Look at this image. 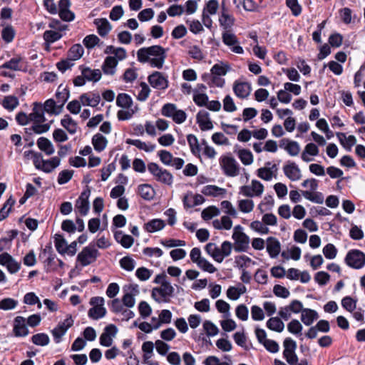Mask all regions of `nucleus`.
<instances>
[{
    "label": "nucleus",
    "instance_id": "f257e3e1",
    "mask_svg": "<svg viewBox=\"0 0 365 365\" xmlns=\"http://www.w3.org/2000/svg\"><path fill=\"white\" fill-rule=\"evenodd\" d=\"M53 102L51 100H46L43 104L38 102L33 103L32 111L30 115V120L33 123L32 125L26 128L25 133L27 135H31L33 133L42 134L49 130L52 121L46 122L44 113L54 115L51 110Z\"/></svg>",
    "mask_w": 365,
    "mask_h": 365
},
{
    "label": "nucleus",
    "instance_id": "f03ea898",
    "mask_svg": "<svg viewBox=\"0 0 365 365\" xmlns=\"http://www.w3.org/2000/svg\"><path fill=\"white\" fill-rule=\"evenodd\" d=\"M167 58V49L160 45L143 47L137 51V58L140 63H148L152 68L161 69Z\"/></svg>",
    "mask_w": 365,
    "mask_h": 365
},
{
    "label": "nucleus",
    "instance_id": "7ed1b4c3",
    "mask_svg": "<svg viewBox=\"0 0 365 365\" xmlns=\"http://www.w3.org/2000/svg\"><path fill=\"white\" fill-rule=\"evenodd\" d=\"M56 99L49 98L53 102L51 110L54 115L62 113L65 103L68 99V85L61 84L56 92Z\"/></svg>",
    "mask_w": 365,
    "mask_h": 365
},
{
    "label": "nucleus",
    "instance_id": "20e7f679",
    "mask_svg": "<svg viewBox=\"0 0 365 365\" xmlns=\"http://www.w3.org/2000/svg\"><path fill=\"white\" fill-rule=\"evenodd\" d=\"M148 170L158 182L168 185L173 184V175L166 169L160 168L157 163H149L148 164Z\"/></svg>",
    "mask_w": 365,
    "mask_h": 365
},
{
    "label": "nucleus",
    "instance_id": "39448f33",
    "mask_svg": "<svg viewBox=\"0 0 365 365\" xmlns=\"http://www.w3.org/2000/svg\"><path fill=\"white\" fill-rule=\"evenodd\" d=\"M90 304L92 306L88 312V316L93 320H98L104 317L107 313L104 307L105 299L102 297H93L91 298Z\"/></svg>",
    "mask_w": 365,
    "mask_h": 365
},
{
    "label": "nucleus",
    "instance_id": "423d86ee",
    "mask_svg": "<svg viewBox=\"0 0 365 365\" xmlns=\"http://www.w3.org/2000/svg\"><path fill=\"white\" fill-rule=\"evenodd\" d=\"M43 4L50 14H55L58 12L62 20L68 21V0H60L58 7L56 6L53 0H43Z\"/></svg>",
    "mask_w": 365,
    "mask_h": 365
},
{
    "label": "nucleus",
    "instance_id": "0eeeda50",
    "mask_svg": "<svg viewBox=\"0 0 365 365\" xmlns=\"http://www.w3.org/2000/svg\"><path fill=\"white\" fill-rule=\"evenodd\" d=\"M344 262L352 269H361L365 265V254L357 249L350 250L344 258Z\"/></svg>",
    "mask_w": 365,
    "mask_h": 365
},
{
    "label": "nucleus",
    "instance_id": "6e6552de",
    "mask_svg": "<svg viewBox=\"0 0 365 365\" xmlns=\"http://www.w3.org/2000/svg\"><path fill=\"white\" fill-rule=\"evenodd\" d=\"M220 165L226 176L235 177L240 173V165L233 157L222 156Z\"/></svg>",
    "mask_w": 365,
    "mask_h": 365
},
{
    "label": "nucleus",
    "instance_id": "1a4fd4ad",
    "mask_svg": "<svg viewBox=\"0 0 365 365\" xmlns=\"http://www.w3.org/2000/svg\"><path fill=\"white\" fill-rule=\"evenodd\" d=\"M99 255L98 250L93 247H85L77 256V260L83 266H88L95 262Z\"/></svg>",
    "mask_w": 365,
    "mask_h": 365
},
{
    "label": "nucleus",
    "instance_id": "9d476101",
    "mask_svg": "<svg viewBox=\"0 0 365 365\" xmlns=\"http://www.w3.org/2000/svg\"><path fill=\"white\" fill-rule=\"evenodd\" d=\"M150 85L158 90H165L169 86L168 78L161 72L154 71L148 77Z\"/></svg>",
    "mask_w": 365,
    "mask_h": 365
},
{
    "label": "nucleus",
    "instance_id": "9b49d317",
    "mask_svg": "<svg viewBox=\"0 0 365 365\" xmlns=\"http://www.w3.org/2000/svg\"><path fill=\"white\" fill-rule=\"evenodd\" d=\"M234 250L237 252H246L249 248L250 238L243 232H233Z\"/></svg>",
    "mask_w": 365,
    "mask_h": 365
},
{
    "label": "nucleus",
    "instance_id": "f8f14e48",
    "mask_svg": "<svg viewBox=\"0 0 365 365\" xmlns=\"http://www.w3.org/2000/svg\"><path fill=\"white\" fill-rule=\"evenodd\" d=\"M0 264L5 266L11 274L17 272L21 268V264L7 252H3L0 255Z\"/></svg>",
    "mask_w": 365,
    "mask_h": 365
},
{
    "label": "nucleus",
    "instance_id": "ddd939ff",
    "mask_svg": "<svg viewBox=\"0 0 365 365\" xmlns=\"http://www.w3.org/2000/svg\"><path fill=\"white\" fill-rule=\"evenodd\" d=\"M13 332L16 337H24L29 334V331L26 327L24 317L17 316L14 318Z\"/></svg>",
    "mask_w": 365,
    "mask_h": 365
},
{
    "label": "nucleus",
    "instance_id": "4468645a",
    "mask_svg": "<svg viewBox=\"0 0 365 365\" xmlns=\"http://www.w3.org/2000/svg\"><path fill=\"white\" fill-rule=\"evenodd\" d=\"M283 171L285 176L292 181H297L302 178L301 170L294 162L288 161L283 167Z\"/></svg>",
    "mask_w": 365,
    "mask_h": 365
},
{
    "label": "nucleus",
    "instance_id": "2eb2a0df",
    "mask_svg": "<svg viewBox=\"0 0 365 365\" xmlns=\"http://www.w3.org/2000/svg\"><path fill=\"white\" fill-rule=\"evenodd\" d=\"M196 122L201 130H210L213 128V124L210 118V113L205 110H200L196 115Z\"/></svg>",
    "mask_w": 365,
    "mask_h": 365
},
{
    "label": "nucleus",
    "instance_id": "dca6fc26",
    "mask_svg": "<svg viewBox=\"0 0 365 365\" xmlns=\"http://www.w3.org/2000/svg\"><path fill=\"white\" fill-rule=\"evenodd\" d=\"M161 288L155 287L152 291V297L156 301H160L155 297V292H157L162 297H171L174 293V288L168 281L164 282L161 285Z\"/></svg>",
    "mask_w": 365,
    "mask_h": 365
},
{
    "label": "nucleus",
    "instance_id": "f3484780",
    "mask_svg": "<svg viewBox=\"0 0 365 365\" xmlns=\"http://www.w3.org/2000/svg\"><path fill=\"white\" fill-rule=\"evenodd\" d=\"M281 250L279 241L274 237H269L267 240V251L271 258H275L278 256Z\"/></svg>",
    "mask_w": 365,
    "mask_h": 365
},
{
    "label": "nucleus",
    "instance_id": "a211bd4d",
    "mask_svg": "<svg viewBox=\"0 0 365 365\" xmlns=\"http://www.w3.org/2000/svg\"><path fill=\"white\" fill-rule=\"evenodd\" d=\"M279 146L281 148H284L291 156L297 155L300 151V146L297 141L290 140L286 138H284L280 141Z\"/></svg>",
    "mask_w": 365,
    "mask_h": 365
},
{
    "label": "nucleus",
    "instance_id": "6ab92c4d",
    "mask_svg": "<svg viewBox=\"0 0 365 365\" xmlns=\"http://www.w3.org/2000/svg\"><path fill=\"white\" fill-rule=\"evenodd\" d=\"M24 58L16 56L3 63L1 68L12 71H24Z\"/></svg>",
    "mask_w": 365,
    "mask_h": 365
},
{
    "label": "nucleus",
    "instance_id": "aec40b11",
    "mask_svg": "<svg viewBox=\"0 0 365 365\" xmlns=\"http://www.w3.org/2000/svg\"><path fill=\"white\" fill-rule=\"evenodd\" d=\"M118 65V59L113 56H107L101 66L103 72L106 75H113Z\"/></svg>",
    "mask_w": 365,
    "mask_h": 365
},
{
    "label": "nucleus",
    "instance_id": "412c9836",
    "mask_svg": "<svg viewBox=\"0 0 365 365\" xmlns=\"http://www.w3.org/2000/svg\"><path fill=\"white\" fill-rule=\"evenodd\" d=\"M250 84L247 82H235L233 86V91L235 94L240 98H247L250 94Z\"/></svg>",
    "mask_w": 365,
    "mask_h": 365
},
{
    "label": "nucleus",
    "instance_id": "4be33fe9",
    "mask_svg": "<svg viewBox=\"0 0 365 365\" xmlns=\"http://www.w3.org/2000/svg\"><path fill=\"white\" fill-rule=\"evenodd\" d=\"M94 24L97 26L98 34L102 37L107 36L112 29L110 24L105 18L96 19Z\"/></svg>",
    "mask_w": 365,
    "mask_h": 365
},
{
    "label": "nucleus",
    "instance_id": "5701e85b",
    "mask_svg": "<svg viewBox=\"0 0 365 365\" xmlns=\"http://www.w3.org/2000/svg\"><path fill=\"white\" fill-rule=\"evenodd\" d=\"M81 69V74L86 78L88 81L97 82L101 78V71L99 69H91L88 67H83V66H80Z\"/></svg>",
    "mask_w": 365,
    "mask_h": 365
},
{
    "label": "nucleus",
    "instance_id": "b1692460",
    "mask_svg": "<svg viewBox=\"0 0 365 365\" xmlns=\"http://www.w3.org/2000/svg\"><path fill=\"white\" fill-rule=\"evenodd\" d=\"M91 143L94 150L98 153H101L106 148L108 140L102 134L96 133L93 136Z\"/></svg>",
    "mask_w": 365,
    "mask_h": 365
},
{
    "label": "nucleus",
    "instance_id": "393cba45",
    "mask_svg": "<svg viewBox=\"0 0 365 365\" xmlns=\"http://www.w3.org/2000/svg\"><path fill=\"white\" fill-rule=\"evenodd\" d=\"M318 318L319 314L315 310L309 308L302 310L301 320L306 326H310Z\"/></svg>",
    "mask_w": 365,
    "mask_h": 365
},
{
    "label": "nucleus",
    "instance_id": "a878e982",
    "mask_svg": "<svg viewBox=\"0 0 365 365\" xmlns=\"http://www.w3.org/2000/svg\"><path fill=\"white\" fill-rule=\"evenodd\" d=\"M66 26H62L60 31L47 30L43 34V39L48 44L54 43L62 37L61 31L66 29Z\"/></svg>",
    "mask_w": 365,
    "mask_h": 365
},
{
    "label": "nucleus",
    "instance_id": "bb28decb",
    "mask_svg": "<svg viewBox=\"0 0 365 365\" xmlns=\"http://www.w3.org/2000/svg\"><path fill=\"white\" fill-rule=\"evenodd\" d=\"M172 319V313L168 309H163L159 314V319L153 317L151 319L152 322H156L154 324V329H158L162 324H170Z\"/></svg>",
    "mask_w": 365,
    "mask_h": 365
},
{
    "label": "nucleus",
    "instance_id": "cd10ccee",
    "mask_svg": "<svg viewBox=\"0 0 365 365\" xmlns=\"http://www.w3.org/2000/svg\"><path fill=\"white\" fill-rule=\"evenodd\" d=\"M219 21L220 26L225 29H230L235 23L234 17L227 13L223 3L222 4V14L220 16Z\"/></svg>",
    "mask_w": 365,
    "mask_h": 365
},
{
    "label": "nucleus",
    "instance_id": "c85d7f7f",
    "mask_svg": "<svg viewBox=\"0 0 365 365\" xmlns=\"http://www.w3.org/2000/svg\"><path fill=\"white\" fill-rule=\"evenodd\" d=\"M54 245L57 252L61 255H64L68 251V244L63 235L61 234L55 235Z\"/></svg>",
    "mask_w": 365,
    "mask_h": 365
},
{
    "label": "nucleus",
    "instance_id": "c756f323",
    "mask_svg": "<svg viewBox=\"0 0 365 365\" xmlns=\"http://www.w3.org/2000/svg\"><path fill=\"white\" fill-rule=\"evenodd\" d=\"M165 226L164 220L153 219L144 225V230L148 232H155L163 230Z\"/></svg>",
    "mask_w": 365,
    "mask_h": 365
},
{
    "label": "nucleus",
    "instance_id": "7c9ffc66",
    "mask_svg": "<svg viewBox=\"0 0 365 365\" xmlns=\"http://www.w3.org/2000/svg\"><path fill=\"white\" fill-rule=\"evenodd\" d=\"M205 252L210 255L216 262L220 263L223 260V256L220 255V249L215 243L209 242L205 247Z\"/></svg>",
    "mask_w": 365,
    "mask_h": 365
},
{
    "label": "nucleus",
    "instance_id": "2f4dec72",
    "mask_svg": "<svg viewBox=\"0 0 365 365\" xmlns=\"http://www.w3.org/2000/svg\"><path fill=\"white\" fill-rule=\"evenodd\" d=\"M138 189V193L143 199L148 201L153 199L155 195V190L151 187V185L148 184L140 185Z\"/></svg>",
    "mask_w": 365,
    "mask_h": 365
},
{
    "label": "nucleus",
    "instance_id": "473e14b6",
    "mask_svg": "<svg viewBox=\"0 0 365 365\" xmlns=\"http://www.w3.org/2000/svg\"><path fill=\"white\" fill-rule=\"evenodd\" d=\"M37 145L41 151L48 155H51L54 153V148L51 142L46 138H39L37 140Z\"/></svg>",
    "mask_w": 365,
    "mask_h": 365
},
{
    "label": "nucleus",
    "instance_id": "72a5a7b5",
    "mask_svg": "<svg viewBox=\"0 0 365 365\" xmlns=\"http://www.w3.org/2000/svg\"><path fill=\"white\" fill-rule=\"evenodd\" d=\"M201 192L206 196L217 197L224 195L226 192V190L217 185H209L203 187Z\"/></svg>",
    "mask_w": 365,
    "mask_h": 365
},
{
    "label": "nucleus",
    "instance_id": "f704fd0d",
    "mask_svg": "<svg viewBox=\"0 0 365 365\" xmlns=\"http://www.w3.org/2000/svg\"><path fill=\"white\" fill-rule=\"evenodd\" d=\"M125 143L128 145H132L137 147L140 150H143L145 152H153L155 148V145L150 144L147 145L145 142L141 141L139 139H130L128 138Z\"/></svg>",
    "mask_w": 365,
    "mask_h": 365
},
{
    "label": "nucleus",
    "instance_id": "c9c22d12",
    "mask_svg": "<svg viewBox=\"0 0 365 365\" xmlns=\"http://www.w3.org/2000/svg\"><path fill=\"white\" fill-rule=\"evenodd\" d=\"M267 327L277 332H282L284 328V324L282 321V319L277 317H271L269 320H267L266 323Z\"/></svg>",
    "mask_w": 365,
    "mask_h": 365
},
{
    "label": "nucleus",
    "instance_id": "e433bc0d",
    "mask_svg": "<svg viewBox=\"0 0 365 365\" xmlns=\"http://www.w3.org/2000/svg\"><path fill=\"white\" fill-rule=\"evenodd\" d=\"M336 135L341 144L348 150H351V147L356 144V139L354 135H349L346 138L345 133H337Z\"/></svg>",
    "mask_w": 365,
    "mask_h": 365
},
{
    "label": "nucleus",
    "instance_id": "4c0bfd02",
    "mask_svg": "<svg viewBox=\"0 0 365 365\" xmlns=\"http://www.w3.org/2000/svg\"><path fill=\"white\" fill-rule=\"evenodd\" d=\"M1 104L6 110L12 111L19 106V101L14 96H7L4 97Z\"/></svg>",
    "mask_w": 365,
    "mask_h": 365
},
{
    "label": "nucleus",
    "instance_id": "58836bf2",
    "mask_svg": "<svg viewBox=\"0 0 365 365\" xmlns=\"http://www.w3.org/2000/svg\"><path fill=\"white\" fill-rule=\"evenodd\" d=\"M133 104L131 97L127 93H119L116 98V105L123 108H129Z\"/></svg>",
    "mask_w": 365,
    "mask_h": 365
},
{
    "label": "nucleus",
    "instance_id": "ea45409f",
    "mask_svg": "<svg viewBox=\"0 0 365 365\" xmlns=\"http://www.w3.org/2000/svg\"><path fill=\"white\" fill-rule=\"evenodd\" d=\"M83 43L88 49H91L96 46H101L103 44V42H101L100 38L95 34L86 36L83 38Z\"/></svg>",
    "mask_w": 365,
    "mask_h": 365
},
{
    "label": "nucleus",
    "instance_id": "a19ab883",
    "mask_svg": "<svg viewBox=\"0 0 365 365\" xmlns=\"http://www.w3.org/2000/svg\"><path fill=\"white\" fill-rule=\"evenodd\" d=\"M302 194L306 199L310 200L311 202L318 204H322L324 202V196L320 192H315L312 193L310 191L304 190L302 191Z\"/></svg>",
    "mask_w": 365,
    "mask_h": 365
},
{
    "label": "nucleus",
    "instance_id": "79ce46f5",
    "mask_svg": "<svg viewBox=\"0 0 365 365\" xmlns=\"http://www.w3.org/2000/svg\"><path fill=\"white\" fill-rule=\"evenodd\" d=\"M68 322V318H66L64 320V323L63 325L58 326L52 331V334H53V339H54V341H56V343H59L61 337L66 334L67 327L68 326V324H67L66 327L65 326V324Z\"/></svg>",
    "mask_w": 365,
    "mask_h": 365
},
{
    "label": "nucleus",
    "instance_id": "37998d69",
    "mask_svg": "<svg viewBox=\"0 0 365 365\" xmlns=\"http://www.w3.org/2000/svg\"><path fill=\"white\" fill-rule=\"evenodd\" d=\"M219 214L220 210L217 207L211 205L202 211L201 217L204 220H209L213 217L219 215Z\"/></svg>",
    "mask_w": 365,
    "mask_h": 365
},
{
    "label": "nucleus",
    "instance_id": "c03bdc74",
    "mask_svg": "<svg viewBox=\"0 0 365 365\" xmlns=\"http://www.w3.org/2000/svg\"><path fill=\"white\" fill-rule=\"evenodd\" d=\"M187 140L191 153L195 155L198 154L200 152V148L197 137L193 134H188L187 135Z\"/></svg>",
    "mask_w": 365,
    "mask_h": 365
},
{
    "label": "nucleus",
    "instance_id": "a18cd8bd",
    "mask_svg": "<svg viewBox=\"0 0 365 365\" xmlns=\"http://www.w3.org/2000/svg\"><path fill=\"white\" fill-rule=\"evenodd\" d=\"M154 344L150 341L143 342L142 351H143V361H148L152 357L153 354Z\"/></svg>",
    "mask_w": 365,
    "mask_h": 365
},
{
    "label": "nucleus",
    "instance_id": "49530a36",
    "mask_svg": "<svg viewBox=\"0 0 365 365\" xmlns=\"http://www.w3.org/2000/svg\"><path fill=\"white\" fill-rule=\"evenodd\" d=\"M31 341L36 345L43 346L48 344L50 339L46 334L39 333L32 336Z\"/></svg>",
    "mask_w": 365,
    "mask_h": 365
},
{
    "label": "nucleus",
    "instance_id": "de8ad7c7",
    "mask_svg": "<svg viewBox=\"0 0 365 365\" xmlns=\"http://www.w3.org/2000/svg\"><path fill=\"white\" fill-rule=\"evenodd\" d=\"M59 163L60 160L57 157L52 158L47 160H44L41 170L45 173H50L59 165Z\"/></svg>",
    "mask_w": 365,
    "mask_h": 365
},
{
    "label": "nucleus",
    "instance_id": "09e8293b",
    "mask_svg": "<svg viewBox=\"0 0 365 365\" xmlns=\"http://www.w3.org/2000/svg\"><path fill=\"white\" fill-rule=\"evenodd\" d=\"M238 157L241 162L245 165H249L253 162V155L249 150H240L238 152Z\"/></svg>",
    "mask_w": 365,
    "mask_h": 365
},
{
    "label": "nucleus",
    "instance_id": "8fccbe9b",
    "mask_svg": "<svg viewBox=\"0 0 365 365\" xmlns=\"http://www.w3.org/2000/svg\"><path fill=\"white\" fill-rule=\"evenodd\" d=\"M203 81H206L207 78H210L211 83H208L210 86H215L217 87L222 88L225 85V79L221 76H210V74L205 73L202 76Z\"/></svg>",
    "mask_w": 365,
    "mask_h": 365
},
{
    "label": "nucleus",
    "instance_id": "3c124183",
    "mask_svg": "<svg viewBox=\"0 0 365 365\" xmlns=\"http://www.w3.org/2000/svg\"><path fill=\"white\" fill-rule=\"evenodd\" d=\"M84 49L81 44H74L70 48V61L79 59L83 54Z\"/></svg>",
    "mask_w": 365,
    "mask_h": 365
},
{
    "label": "nucleus",
    "instance_id": "603ef678",
    "mask_svg": "<svg viewBox=\"0 0 365 365\" xmlns=\"http://www.w3.org/2000/svg\"><path fill=\"white\" fill-rule=\"evenodd\" d=\"M222 42L228 46H232L239 43L237 37L232 33L225 31L222 35Z\"/></svg>",
    "mask_w": 365,
    "mask_h": 365
},
{
    "label": "nucleus",
    "instance_id": "864d4df0",
    "mask_svg": "<svg viewBox=\"0 0 365 365\" xmlns=\"http://www.w3.org/2000/svg\"><path fill=\"white\" fill-rule=\"evenodd\" d=\"M119 262L120 267L126 271L130 272L133 271L135 268V262L129 256L123 257L120 259Z\"/></svg>",
    "mask_w": 365,
    "mask_h": 365
},
{
    "label": "nucleus",
    "instance_id": "5fc2aeb1",
    "mask_svg": "<svg viewBox=\"0 0 365 365\" xmlns=\"http://www.w3.org/2000/svg\"><path fill=\"white\" fill-rule=\"evenodd\" d=\"M322 252L327 259H333L336 257L338 251L333 244L329 243L324 247Z\"/></svg>",
    "mask_w": 365,
    "mask_h": 365
},
{
    "label": "nucleus",
    "instance_id": "6e6d98bb",
    "mask_svg": "<svg viewBox=\"0 0 365 365\" xmlns=\"http://www.w3.org/2000/svg\"><path fill=\"white\" fill-rule=\"evenodd\" d=\"M205 198L202 195L195 194L193 197V202L192 203H187V196L183 197V204L185 207H192L199 205L202 204L205 202Z\"/></svg>",
    "mask_w": 365,
    "mask_h": 365
},
{
    "label": "nucleus",
    "instance_id": "4d7b16f0",
    "mask_svg": "<svg viewBox=\"0 0 365 365\" xmlns=\"http://www.w3.org/2000/svg\"><path fill=\"white\" fill-rule=\"evenodd\" d=\"M188 54L192 58L197 61H202L204 58L202 49L197 45L190 46Z\"/></svg>",
    "mask_w": 365,
    "mask_h": 365
},
{
    "label": "nucleus",
    "instance_id": "13d9d810",
    "mask_svg": "<svg viewBox=\"0 0 365 365\" xmlns=\"http://www.w3.org/2000/svg\"><path fill=\"white\" fill-rule=\"evenodd\" d=\"M286 5L294 16H298L302 13V6L298 0H286Z\"/></svg>",
    "mask_w": 365,
    "mask_h": 365
},
{
    "label": "nucleus",
    "instance_id": "bf43d9fd",
    "mask_svg": "<svg viewBox=\"0 0 365 365\" xmlns=\"http://www.w3.org/2000/svg\"><path fill=\"white\" fill-rule=\"evenodd\" d=\"M18 304V301L12 298H5L0 301V309H14Z\"/></svg>",
    "mask_w": 365,
    "mask_h": 365
},
{
    "label": "nucleus",
    "instance_id": "052dcab7",
    "mask_svg": "<svg viewBox=\"0 0 365 365\" xmlns=\"http://www.w3.org/2000/svg\"><path fill=\"white\" fill-rule=\"evenodd\" d=\"M341 306L348 312H353L356 307V300H354L351 297L346 296L341 300Z\"/></svg>",
    "mask_w": 365,
    "mask_h": 365
},
{
    "label": "nucleus",
    "instance_id": "680f3d73",
    "mask_svg": "<svg viewBox=\"0 0 365 365\" xmlns=\"http://www.w3.org/2000/svg\"><path fill=\"white\" fill-rule=\"evenodd\" d=\"M329 43L334 48H338L343 43V36L339 33H334L329 36L328 39Z\"/></svg>",
    "mask_w": 365,
    "mask_h": 365
},
{
    "label": "nucleus",
    "instance_id": "e2e57ef3",
    "mask_svg": "<svg viewBox=\"0 0 365 365\" xmlns=\"http://www.w3.org/2000/svg\"><path fill=\"white\" fill-rule=\"evenodd\" d=\"M138 311L142 318L145 319L152 313L150 306L145 302L141 301L138 304Z\"/></svg>",
    "mask_w": 365,
    "mask_h": 365
},
{
    "label": "nucleus",
    "instance_id": "0e129e2a",
    "mask_svg": "<svg viewBox=\"0 0 365 365\" xmlns=\"http://www.w3.org/2000/svg\"><path fill=\"white\" fill-rule=\"evenodd\" d=\"M192 98L195 103L200 107L206 106L209 100L206 93H198L195 91Z\"/></svg>",
    "mask_w": 365,
    "mask_h": 365
},
{
    "label": "nucleus",
    "instance_id": "69168bd1",
    "mask_svg": "<svg viewBox=\"0 0 365 365\" xmlns=\"http://www.w3.org/2000/svg\"><path fill=\"white\" fill-rule=\"evenodd\" d=\"M177 110V107L173 103H166L161 109V114L168 118H172Z\"/></svg>",
    "mask_w": 365,
    "mask_h": 365
},
{
    "label": "nucleus",
    "instance_id": "338daca9",
    "mask_svg": "<svg viewBox=\"0 0 365 365\" xmlns=\"http://www.w3.org/2000/svg\"><path fill=\"white\" fill-rule=\"evenodd\" d=\"M203 328L209 336H213L218 334L219 329L215 324L210 321H205L203 323Z\"/></svg>",
    "mask_w": 365,
    "mask_h": 365
},
{
    "label": "nucleus",
    "instance_id": "774afa93",
    "mask_svg": "<svg viewBox=\"0 0 365 365\" xmlns=\"http://www.w3.org/2000/svg\"><path fill=\"white\" fill-rule=\"evenodd\" d=\"M108 305L110 307V309L112 312L115 314L120 313L123 311L124 305L123 302L118 298L113 299L110 302H108Z\"/></svg>",
    "mask_w": 365,
    "mask_h": 365
}]
</instances>
